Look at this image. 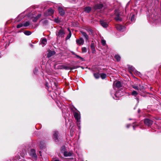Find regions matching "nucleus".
<instances>
[{
	"instance_id": "f257e3e1",
	"label": "nucleus",
	"mask_w": 161,
	"mask_h": 161,
	"mask_svg": "<svg viewBox=\"0 0 161 161\" xmlns=\"http://www.w3.org/2000/svg\"><path fill=\"white\" fill-rule=\"evenodd\" d=\"M65 147H63L61 148V152L63 154L65 157H69L72 155V153L70 152L65 151Z\"/></svg>"
},
{
	"instance_id": "f03ea898",
	"label": "nucleus",
	"mask_w": 161,
	"mask_h": 161,
	"mask_svg": "<svg viewBox=\"0 0 161 161\" xmlns=\"http://www.w3.org/2000/svg\"><path fill=\"white\" fill-rule=\"evenodd\" d=\"M56 35L58 37H64L65 33L62 29L56 32Z\"/></svg>"
},
{
	"instance_id": "7ed1b4c3",
	"label": "nucleus",
	"mask_w": 161,
	"mask_h": 161,
	"mask_svg": "<svg viewBox=\"0 0 161 161\" xmlns=\"http://www.w3.org/2000/svg\"><path fill=\"white\" fill-rule=\"evenodd\" d=\"M76 42L79 46L83 45L84 42V41L82 37H80L79 39H76Z\"/></svg>"
},
{
	"instance_id": "20e7f679",
	"label": "nucleus",
	"mask_w": 161,
	"mask_h": 161,
	"mask_svg": "<svg viewBox=\"0 0 161 161\" xmlns=\"http://www.w3.org/2000/svg\"><path fill=\"white\" fill-rule=\"evenodd\" d=\"M30 154L33 158L34 159H36L37 157L36 153L35 150L34 149H32L31 150Z\"/></svg>"
},
{
	"instance_id": "39448f33",
	"label": "nucleus",
	"mask_w": 161,
	"mask_h": 161,
	"mask_svg": "<svg viewBox=\"0 0 161 161\" xmlns=\"http://www.w3.org/2000/svg\"><path fill=\"white\" fill-rule=\"evenodd\" d=\"M53 13V10L52 8H50L44 13V15L46 16L52 14Z\"/></svg>"
},
{
	"instance_id": "423d86ee",
	"label": "nucleus",
	"mask_w": 161,
	"mask_h": 161,
	"mask_svg": "<svg viewBox=\"0 0 161 161\" xmlns=\"http://www.w3.org/2000/svg\"><path fill=\"white\" fill-rule=\"evenodd\" d=\"M132 87L134 89L138 90H141L143 88V86L141 85L140 84H139L138 85H136L135 84L132 85Z\"/></svg>"
},
{
	"instance_id": "0eeeda50",
	"label": "nucleus",
	"mask_w": 161,
	"mask_h": 161,
	"mask_svg": "<svg viewBox=\"0 0 161 161\" xmlns=\"http://www.w3.org/2000/svg\"><path fill=\"white\" fill-rule=\"evenodd\" d=\"M116 27L118 30L121 32L123 31L125 29V27L124 26L119 25H116Z\"/></svg>"
},
{
	"instance_id": "6e6552de",
	"label": "nucleus",
	"mask_w": 161,
	"mask_h": 161,
	"mask_svg": "<svg viewBox=\"0 0 161 161\" xmlns=\"http://www.w3.org/2000/svg\"><path fill=\"white\" fill-rule=\"evenodd\" d=\"M145 124L148 126H150L152 125L153 121L148 119H146L144 121Z\"/></svg>"
},
{
	"instance_id": "1a4fd4ad",
	"label": "nucleus",
	"mask_w": 161,
	"mask_h": 161,
	"mask_svg": "<svg viewBox=\"0 0 161 161\" xmlns=\"http://www.w3.org/2000/svg\"><path fill=\"white\" fill-rule=\"evenodd\" d=\"M74 115L75 119L77 121H79L80 116L79 114L77 112H75L74 113Z\"/></svg>"
},
{
	"instance_id": "9d476101",
	"label": "nucleus",
	"mask_w": 161,
	"mask_h": 161,
	"mask_svg": "<svg viewBox=\"0 0 161 161\" xmlns=\"http://www.w3.org/2000/svg\"><path fill=\"white\" fill-rule=\"evenodd\" d=\"M103 7V5L102 4H97L94 7V8L95 10L100 9H101Z\"/></svg>"
},
{
	"instance_id": "9b49d317",
	"label": "nucleus",
	"mask_w": 161,
	"mask_h": 161,
	"mask_svg": "<svg viewBox=\"0 0 161 161\" xmlns=\"http://www.w3.org/2000/svg\"><path fill=\"white\" fill-rule=\"evenodd\" d=\"M80 33L82 35L85 37L86 41L87 42L89 41V36L85 32L82 31H81Z\"/></svg>"
},
{
	"instance_id": "f8f14e48",
	"label": "nucleus",
	"mask_w": 161,
	"mask_h": 161,
	"mask_svg": "<svg viewBox=\"0 0 161 161\" xmlns=\"http://www.w3.org/2000/svg\"><path fill=\"white\" fill-rule=\"evenodd\" d=\"M58 132L57 131H55L54 132L53 134V137L54 140L55 142H57L58 140Z\"/></svg>"
},
{
	"instance_id": "ddd939ff",
	"label": "nucleus",
	"mask_w": 161,
	"mask_h": 161,
	"mask_svg": "<svg viewBox=\"0 0 161 161\" xmlns=\"http://www.w3.org/2000/svg\"><path fill=\"white\" fill-rule=\"evenodd\" d=\"M58 10L59 14L61 15L62 16L64 15L65 12L63 9L62 8L60 7H59L58 8Z\"/></svg>"
},
{
	"instance_id": "4468645a",
	"label": "nucleus",
	"mask_w": 161,
	"mask_h": 161,
	"mask_svg": "<svg viewBox=\"0 0 161 161\" xmlns=\"http://www.w3.org/2000/svg\"><path fill=\"white\" fill-rule=\"evenodd\" d=\"M100 23L102 26L104 28H106L108 26V23L104 21L101 20Z\"/></svg>"
},
{
	"instance_id": "2eb2a0df",
	"label": "nucleus",
	"mask_w": 161,
	"mask_h": 161,
	"mask_svg": "<svg viewBox=\"0 0 161 161\" xmlns=\"http://www.w3.org/2000/svg\"><path fill=\"white\" fill-rule=\"evenodd\" d=\"M122 94H123V93H122V92L121 91H119L117 92L115 94V95L116 97L119 98L121 97Z\"/></svg>"
},
{
	"instance_id": "dca6fc26",
	"label": "nucleus",
	"mask_w": 161,
	"mask_h": 161,
	"mask_svg": "<svg viewBox=\"0 0 161 161\" xmlns=\"http://www.w3.org/2000/svg\"><path fill=\"white\" fill-rule=\"evenodd\" d=\"M115 19L117 21H120L122 20V18L119 14L116 15V17L115 18Z\"/></svg>"
},
{
	"instance_id": "f3484780",
	"label": "nucleus",
	"mask_w": 161,
	"mask_h": 161,
	"mask_svg": "<svg viewBox=\"0 0 161 161\" xmlns=\"http://www.w3.org/2000/svg\"><path fill=\"white\" fill-rule=\"evenodd\" d=\"M55 52L54 51H50L47 54V57L48 58L51 57L52 55H54Z\"/></svg>"
},
{
	"instance_id": "a211bd4d",
	"label": "nucleus",
	"mask_w": 161,
	"mask_h": 161,
	"mask_svg": "<svg viewBox=\"0 0 161 161\" xmlns=\"http://www.w3.org/2000/svg\"><path fill=\"white\" fill-rule=\"evenodd\" d=\"M91 8L90 7H87L85 8V11L86 13H89L91 10Z\"/></svg>"
},
{
	"instance_id": "6ab92c4d",
	"label": "nucleus",
	"mask_w": 161,
	"mask_h": 161,
	"mask_svg": "<svg viewBox=\"0 0 161 161\" xmlns=\"http://www.w3.org/2000/svg\"><path fill=\"white\" fill-rule=\"evenodd\" d=\"M115 85L117 87H120L121 86V83L119 81H117L115 84Z\"/></svg>"
},
{
	"instance_id": "aec40b11",
	"label": "nucleus",
	"mask_w": 161,
	"mask_h": 161,
	"mask_svg": "<svg viewBox=\"0 0 161 161\" xmlns=\"http://www.w3.org/2000/svg\"><path fill=\"white\" fill-rule=\"evenodd\" d=\"M91 48L92 49L93 51L95 50V45L93 43V42L92 41V42H91V45H90Z\"/></svg>"
},
{
	"instance_id": "412c9836",
	"label": "nucleus",
	"mask_w": 161,
	"mask_h": 161,
	"mask_svg": "<svg viewBox=\"0 0 161 161\" xmlns=\"http://www.w3.org/2000/svg\"><path fill=\"white\" fill-rule=\"evenodd\" d=\"M114 57L116 59L117 61H119L120 60V57L119 55H115Z\"/></svg>"
},
{
	"instance_id": "4be33fe9",
	"label": "nucleus",
	"mask_w": 161,
	"mask_h": 161,
	"mask_svg": "<svg viewBox=\"0 0 161 161\" xmlns=\"http://www.w3.org/2000/svg\"><path fill=\"white\" fill-rule=\"evenodd\" d=\"M23 26L26 27L30 25V22L29 21H26L25 23H23Z\"/></svg>"
},
{
	"instance_id": "5701e85b",
	"label": "nucleus",
	"mask_w": 161,
	"mask_h": 161,
	"mask_svg": "<svg viewBox=\"0 0 161 161\" xmlns=\"http://www.w3.org/2000/svg\"><path fill=\"white\" fill-rule=\"evenodd\" d=\"M69 34L66 37V39H69L71 36V33L70 31L69 30Z\"/></svg>"
},
{
	"instance_id": "b1692460",
	"label": "nucleus",
	"mask_w": 161,
	"mask_h": 161,
	"mask_svg": "<svg viewBox=\"0 0 161 161\" xmlns=\"http://www.w3.org/2000/svg\"><path fill=\"white\" fill-rule=\"evenodd\" d=\"M47 42V39L45 38L42 39V43L43 45L46 44Z\"/></svg>"
},
{
	"instance_id": "393cba45",
	"label": "nucleus",
	"mask_w": 161,
	"mask_h": 161,
	"mask_svg": "<svg viewBox=\"0 0 161 161\" xmlns=\"http://www.w3.org/2000/svg\"><path fill=\"white\" fill-rule=\"evenodd\" d=\"M24 34L26 35H30L31 34V32L29 31H25L24 32Z\"/></svg>"
},
{
	"instance_id": "a878e982",
	"label": "nucleus",
	"mask_w": 161,
	"mask_h": 161,
	"mask_svg": "<svg viewBox=\"0 0 161 161\" xmlns=\"http://www.w3.org/2000/svg\"><path fill=\"white\" fill-rule=\"evenodd\" d=\"M81 49L83 53H85L87 52V49L86 47H82Z\"/></svg>"
},
{
	"instance_id": "bb28decb",
	"label": "nucleus",
	"mask_w": 161,
	"mask_h": 161,
	"mask_svg": "<svg viewBox=\"0 0 161 161\" xmlns=\"http://www.w3.org/2000/svg\"><path fill=\"white\" fill-rule=\"evenodd\" d=\"M94 76L96 79H98L100 77L99 74L97 73H94Z\"/></svg>"
},
{
	"instance_id": "cd10ccee",
	"label": "nucleus",
	"mask_w": 161,
	"mask_h": 161,
	"mask_svg": "<svg viewBox=\"0 0 161 161\" xmlns=\"http://www.w3.org/2000/svg\"><path fill=\"white\" fill-rule=\"evenodd\" d=\"M101 77L102 79H104L106 78V75L105 74L103 73L101 74Z\"/></svg>"
},
{
	"instance_id": "c85d7f7f",
	"label": "nucleus",
	"mask_w": 161,
	"mask_h": 161,
	"mask_svg": "<svg viewBox=\"0 0 161 161\" xmlns=\"http://www.w3.org/2000/svg\"><path fill=\"white\" fill-rule=\"evenodd\" d=\"M138 93L136 91H133L132 92V94L134 96H136L137 95Z\"/></svg>"
},
{
	"instance_id": "c756f323",
	"label": "nucleus",
	"mask_w": 161,
	"mask_h": 161,
	"mask_svg": "<svg viewBox=\"0 0 161 161\" xmlns=\"http://www.w3.org/2000/svg\"><path fill=\"white\" fill-rule=\"evenodd\" d=\"M23 26V24L21 23L18 25L17 26V28H19L22 27Z\"/></svg>"
},
{
	"instance_id": "7c9ffc66",
	"label": "nucleus",
	"mask_w": 161,
	"mask_h": 161,
	"mask_svg": "<svg viewBox=\"0 0 161 161\" xmlns=\"http://www.w3.org/2000/svg\"><path fill=\"white\" fill-rule=\"evenodd\" d=\"M101 43L103 45H106V41L104 40H102L101 41Z\"/></svg>"
},
{
	"instance_id": "2f4dec72",
	"label": "nucleus",
	"mask_w": 161,
	"mask_h": 161,
	"mask_svg": "<svg viewBox=\"0 0 161 161\" xmlns=\"http://www.w3.org/2000/svg\"><path fill=\"white\" fill-rule=\"evenodd\" d=\"M54 21L56 23H58L60 22L59 20H58V18L55 19H54Z\"/></svg>"
},
{
	"instance_id": "473e14b6",
	"label": "nucleus",
	"mask_w": 161,
	"mask_h": 161,
	"mask_svg": "<svg viewBox=\"0 0 161 161\" xmlns=\"http://www.w3.org/2000/svg\"><path fill=\"white\" fill-rule=\"evenodd\" d=\"M134 19H135V15H133L132 16V17H131V21H134Z\"/></svg>"
},
{
	"instance_id": "72a5a7b5",
	"label": "nucleus",
	"mask_w": 161,
	"mask_h": 161,
	"mask_svg": "<svg viewBox=\"0 0 161 161\" xmlns=\"http://www.w3.org/2000/svg\"><path fill=\"white\" fill-rule=\"evenodd\" d=\"M41 16V14H39L37 15V16L36 17V18H37V19H38V18H39Z\"/></svg>"
},
{
	"instance_id": "f704fd0d",
	"label": "nucleus",
	"mask_w": 161,
	"mask_h": 161,
	"mask_svg": "<svg viewBox=\"0 0 161 161\" xmlns=\"http://www.w3.org/2000/svg\"><path fill=\"white\" fill-rule=\"evenodd\" d=\"M129 69H130L131 70H132V71L134 69V68L132 67H129Z\"/></svg>"
},
{
	"instance_id": "c9c22d12",
	"label": "nucleus",
	"mask_w": 161,
	"mask_h": 161,
	"mask_svg": "<svg viewBox=\"0 0 161 161\" xmlns=\"http://www.w3.org/2000/svg\"><path fill=\"white\" fill-rule=\"evenodd\" d=\"M37 19V18H35V19H33V21L34 22H36V21H37V19Z\"/></svg>"
},
{
	"instance_id": "e433bc0d",
	"label": "nucleus",
	"mask_w": 161,
	"mask_h": 161,
	"mask_svg": "<svg viewBox=\"0 0 161 161\" xmlns=\"http://www.w3.org/2000/svg\"><path fill=\"white\" fill-rule=\"evenodd\" d=\"M89 31H90L91 32V34H92V29H90L89 30Z\"/></svg>"
},
{
	"instance_id": "4c0bfd02",
	"label": "nucleus",
	"mask_w": 161,
	"mask_h": 161,
	"mask_svg": "<svg viewBox=\"0 0 161 161\" xmlns=\"http://www.w3.org/2000/svg\"><path fill=\"white\" fill-rule=\"evenodd\" d=\"M76 56L78 58H82L81 57H80L79 56L77 55Z\"/></svg>"
},
{
	"instance_id": "58836bf2",
	"label": "nucleus",
	"mask_w": 161,
	"mask_h": 161,
	"mask_svg": "<svg viewBox=\"0 0 161 161\" xmlns=\"http://www.w3.org/2000/svg\"><path fill=\"white\" fill-rule=\"evenodd\" d=\"M130 126V125H127V128H129V127Z\"/></svg>"
},
{
	"instance_id": "ea45409f",
	"label": "nucleus",
	"mask_w": 161,
	"mask_h": 161,
	"mask_svg": "<svg viewBox=\"0 0 161 161\" xmlns=\"http://www.w3.org/2000/svg\"><path fill=\"white\" fill-rule=\"evenodd\" d=\"M54 161H60V160H59L58 159H56Z\"/></svg>"
},
{
	"instance_id": "a19ab883",
	"label": "nucleus",
	"mask_w": 161,
	"mask_h": 161,
	"mask_svg": "<svg viewBox=\"0 0 161 161\" xmlns=\"http://www.w3.org/2000/svg\"><path fill=\"white\" fill-rule=\"evenodd\" d=\"M140 110H138V113H139L140 112Z\"/></svg>"
},
{
	"instance_id": "79ce46f5",
	"label": "nucleus",
	"mask_w": 161,
	"mask_h": 161,
	"mask_svg": "<svg viewBox=\"0 0 161 161\" xmlns=\"http://www.w3.org/2000/svg\"><path fill=\"white\" fill-rule=\"evenodd\" d=\"M133 128H134V126H133Z\"/></svg>"
},
{
	"instance_id": "37998d69",
	"label": "nucleus",
	"mask_w": 161,
	"mask_h": 161,
	"mask_svg": "<svg viewBox=\"0 0 161 161\" xmlns=\"http://www.w3.org/2000/svg\"><path fill=\"white\" fill-rule=\"evenodd\" d=\"M1 57V56H0V58Z\"/></svg>"
}]
</instances>
